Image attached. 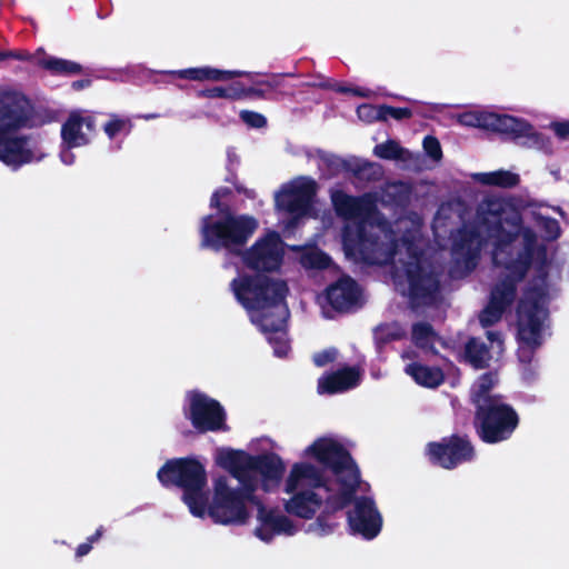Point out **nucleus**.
I'll return each mask as SVG.
<instances>
[{
    "instance_id": "1",
    "label": "nucleus",
    "mask_w": 569,
    "mask_h": 569,
    "mask_svg": "<svg viewBox=\"0 0 569 569\" xmlns=\"http://www.w3.org/2000/svg\"><path fill=\"white\" fill-rule=\"evenodd\" d=\"M237 301L249 311H260L258 325L273 348L277 357H286L290 351L286 323L289 309L286 302L289 288L283 280L263 276L241 274L230 282Z\"/></svg>"
},
{
    "instance_id": "2",
    "label": "nucleus",
    "mask_w": 569,
    "mask_h": 569,
    "mask_svg": "<svg viewBox=\"0 0 569 569\" xmlns=\"http://www.w3.org/2000/svg\"><path fill=\"white\" fill-rule=\"evenodd\" d=\"M493 264L505 268L508 273L495 283L490 290L489 301L479 315L480 325L483 328L499 322L505 312L513 305L518 293V283L525 280L532 262L539 278L545 282L548 278V250L545 244L537 243V237L531 230L523 233V249L516 258L511 253L505 258L492 256Z\"/></svg>"
},
{
    "instance_id": "3",
    "label": "nucleus",
    "mask_w": 569,
    "mask_h": 569,
    "mask_svg": "<svg viewBox=\"0 0 569 569\" xmlns=\"http://www.w3.org/2000/svg\"><path fill=\"white\" fill-rule=\"evenodd\" d=\"M325 469L331 471L339 490L326 496L325 509L311 525L320 536L332 533L338 523L333 520L338 511L351 505L357 493L361 473L349 450L332 438H319L306 449Z\"/></svg>"
},
{
    "instance_id": "4",
    "label": "nucleus",
    "mask_w": 569,
    "mask_h": 569,
    "mask_svg": "<svg viewBox=\"0 0 569 569\" xmlns=\"http://www.w3.org/2000/svg\"><path fill=\"white\" fill-rule=\"evenodd\" d=\"M522 229V219L518 212L506 211L501 201L497 199L486 200L478 211V223L463 227L452 243V253L465 260L466 267L472 270L480 257L485 238L495 242L493 256L498 258L506 253V249L518 238Z\"/></svg>"
},
{
    "instance_id": "5",
    "label": "nucleus",
    "mask_w": 569,
    "mask_h": 569,
    "mask_svg": "<svg viewBox=\"0 0 569 569\" xmlns=\"http://www.w3.org/2000/svg\"><path fill=\"white\" fill-rule=\"evenodd\" d=\"M218 463L238 481H244L248 491H257L259 481L264 491L280 485L284 473V463L273 452L250 455L244 450L227 449L221 451Z\"/></svg>"
},
{
    "instance_id": "6",
    "label": "nucleus",
    "mask_w": 569,
    "mask_h": 569,
    "mask_svg": "<svg viewBox=\"0 0 569 569\" xmlns=\"http://www.w3.org/2000/svg\"><path fill=\"white\" fill-rule=\"evenodd\" d=\"M159 482L166 487L182 489V501L188 506L192 516L202 518L206 515L208 483L204 466L196 458H173L164 462L158 470Z\"/></svg>"
},
{
    "instance_id": "7",
    "label": "nucleus",
    "mask_w": 569,
    "mask_h": 569,
    "mask_svg": "<svg viewBox=\"0 0 569 569\" xmlns=\"http://www.w3.org/2000/svg\"><path fill=\"white\" fill-rule=\"evenodd\" d=\"M221 214L222 218L218 220H213L211 214L202 217L200 248L213 251L224 249L233 256H240L258 228V222L251 216H234L231 211Z\"/></svg>"
},
{
    "instance_id": "8",
    "label": "nucleus",
    "mask_w": 569,
    "mask_h": 569,
    "mask_svg": "<svg viewBox=\"0 0 569 569\" xmlns=\"http://www.w3.org/2000/svg\"><path fill=\"white\" fill-rule=\"evenodd\" d=\"M460 122L465 126L476 127L500 133L523 147L548 150L550 139L536 131L533 126L525 119L510 114L495 112H466L460 116Z\"/></svg>"
},
{
    "instance_id": "9",
    "label": "nucleus",
    "mask_w": 569,
    "mask_h": 569,
    "mask_svg": "<svg viewBox=\"0 0 569 569\" xmlns=\"http://www.w3.org/2000/svg\"><path fill=\"white\" fill-rule=\"evenodd\" d=\"M240 487L232 488L226 476H219L213 481L212 501L207 503L209 517L214 523L246 525L250 518L248 503L256 506L258 497L254 491H248L244 481H238Z\"/></svg>"
},
{
    "instance_id": "10",
    "label": "nucleus",
    "mask_w": 569,
    "mask_h": 569,
    "mask_svg": "<svg viewBox=\"0 0 569 569\" xmlns=\"http://www.w3.org/2000/svg\"><path fill=\"white\" fill-rule=\"evenodd\" d=\"M473 428L478 438L488 445L509 440L520 425L517 410L502 400L478 406L473 415Z\"/></svg>"
},
{
    "instance_id": "11",
    "label": "nucleus",
    "mask_w": 569,
    "mask_h": 569,
    "mask_svg": "<svg viewBox=\"0 0 569 569\" xmlns=\"http://www.w3.org/2000/svg\"><path fill=\"white\" fill-rule=\"evenodd\" d=\"M548 296L543 286L530 287L517 307L518 337L527 346L538 348L541 345L543 319L548 316L545 302Z\"/></svg>"
},
{
    "instance_id": "12",
    "label": "nucleus",
    "mask_w": 569,
    "mask_h": 569,
    "mask_svg": "<svg viewBox=\"0 0 569 569\" xmlns=\"http://www.w3.org/2000/svg\"><path fill=\"white\" fill-rule=\"evenodd\" d=\"M239 257L244 267L257 272L256 276L277 272L283 262L284 243L280 234L271 230L257 239L250 248L243 249Z\"/></svg>"
},
{
    "instance_id": "13",
    "label": "nucleus",
    "mask_w": 569,
    "mask_h": 569,
    "mask_svg": "<svg viewBox=\"0 0 569 569\" xmlns=\"http://www.w3.org/2000/svg\"><path fill=\"white\" fill-rule=\"evenodd\" d=\"M426 456L432 466L453 470L460 465L471 462L476 457L475 447L467 435L453 433L431 441L426 446Z\"/></svg>"
},
{
    "instance_id": "14",
    "label": "nucleus",
    "mask_w": 569,
    "mask_h": 569,
    "mask_svg": "<svg viewBox=\"0 0 569 569\" xmlns=\"http://www.w3.org/2000/svg\"><path fill=\"white\" fill-rule=\"evenodd\" d=\"M187 397L189 408L184 416L199 433L228 430L227 413L218 400L198 390L189 391Z\"/></svg>"
},
{
    "instance_id": "15",
    "label": "nucleus",
    "mask_w": 569,
    "mask_h": 569,
    "mask_svg": "<svg viewBox=\"0 0 569 569\" xmlns=\"http://www.w3.org/2000/svg\"><path fill=\"white\" fill-rule=\"evenodd\" d=\"M408 296L412 307L430 306L440 289V280L432 266L417 259L406 266Z\"/></svg>"
},
{
    "instance_id": "16",
    "label": "nucleus",
    "mask_w": 569,
    "mask_h": 569,
    "mask_svg": "<svg viewBox=\"0 0 569 569\" xmlns=\"http://www.w3.org/2000/svg\"><path fill=\"white\" fill-rule=\"evenodd\" d=\"M351 503L353 508L347 512L351 532L366 540L375 539L382 529L383 520L373 498L355 495Z\"/></svg>"
},
{
    "instance_id": "17",
    "label": "nucleus",
    "mask_w": 569,
    "mask_h": 569,
    "mask_svg": "<svg viewBox=\"0 0 569 569\" xmlns=\"http://www.w3.org/2000/svg\"><path fill=\"white\" fill-rule=\"evenodd\" d=\"M317 193V183L303 178L298 183L282 188L274 198L276 206L290 214L302 216L310 209Z\"/></svg>"
},
{
    "instance_id": "18",
    "label": "nucleus",
    "mask_w": 569,
    "mask_h": 569,
    "mask_svg": "<svg viewBox=\"0 0 569 569\" xmlns=\"http://www.w3.org/2000/svg\"><path fill=\"white\" fill-rule=\"evenodd\" d=\"M257 519L260 522L254 529V535L264 542H270L278 535L292 536L297 532V528L292 520L280 513L276 508L268 509L263 502L258 499Z\"/></svg>"
},
{
    "instance_id": "19",
    "label": "nucleus",
    "mask_w": 569,
    "mask_h": 569,
    "mask_svg": "<svg viewBox=\"0 0 569 569\" xmlns=\"http://www.w3.org/2000/svg\"><path fill=\"white\" fill-rule=\"evenodd\" d=\"M30 112L24 98L11 99L0 104V137L3 139L29 138L16 136V132L28 126Z\"/></svg>"
},
{
    "instance_id": "20",
    "label": "nucleus",
    "mask_w": 569,
    "mask_h": 569,
    "mask_svg": "<svg viewBox=\"0 0 569 569\" xmlns=\"http://www.w3.org/2000/svg\"><path fill=\"white\" fill-rule=\"evenodd\" d=\"M308 486L309 489L323 488L328 495L333 493L328 479L316 466L308 462H297L292 466L286 481V492L291 493L300 486Z\"/></svg>"
},
{
    "instance_id": "21",
    "label": "nucleus",
    "mask_w": 569,
    "mask_h": 569,
    "mask_svg": "<svg viewBox=\"0 0 569 569\" xmlns=\"http://www.w3.org/2000/svg\"><path fill=\"white\" fill-rule=\"evenodd\" d=\"M326 297L336 311H348L358 305L361 290L351 277H341L327 288Z\"/></svg>"
},
{
    "instance_id": "22",
    "label": "nucleus",
    "mask_w": 569,
    "mask_h": 569,
    "mask_svg": "<svg viewBox=\"0 0 569 569\" xmlns=\"http://www.w3.org/2000/svg\"><path fill=\"white\" fill-rule=\"evenodd\" d=\"M30 138L3 139L0 137V161L18 169L34 159L33 150L29 147Z\"/></svg>"
},
{
    "instance_id": "23",
    "label": "nucleus",
    "mask_w": 569,
    "mask_h": 569,
    "mask_svg": "<svg viewBox=\"0 0 569 569\" xmlns=\"http://www.w3.org/2000/svg\"><path fill=\"white\" fill-rule=\"evenodd\" d=\"M292 497L284 503V510L302 519H312L316 512L323 506L326 498L322 499L311 489L291 492Z\"/></svg>"
},
{
    "instance_id": "24",
    "label": "nucleus",
    "mask_w": 569,
    "mask_h": 569,
    "mask_svg": "<svg viewBox=\"0 0 569 569\" xmlns=\"http://www.w3.org/2000/svg\"><path fill=\"white\" fill-rule=\"evenodd\" d=\"M360 382V371L356 367L338 369L319 379L320 393L335 395L357 387Z\"/></svg>"
},
{
    "instance_id": "25",
    "label": "nucleus",
    "mask_w": 569,
    "mask_h": 569,
    "mask_svg": "<svg viewBox=\"0 0 569 569\" xmlns=\"http://www.w3.org/2000/svg\"><path fill=\"white\" fill-rule=\"evenodd\" d=\"M170 74L179 79L190 81H229L236 78L249 76L248 72L241 70H221L210 66L194 67L181 70L170 71Z\"/></svg>"
},
{
    "instance_id": "26",
    "label": "nucleus",
    "mask_w": 569,
    "mask_h": 569,
    "mask_svg": "<svg viewBox=\"0 0 569 569\" xmlns=\"http://www.w3.org/2000/svg\"><path fill=\"white\" fill-rule=\"evenodd\" d=\"M62 143L68 149L79 148L89 144V139L84 134L81 126L80 110H73L69 113L67 120L61 126Z\"/></svg>"
},
{
    "instance_id": "27",
    "label": "nucleus",
    "mask_w": 569,
    "mask_h": 569,
    "mask_svg": "<svg viewBox=\"0 0 569 569\" xmlns=\"http://www.w3.org/2000/svg\"><path fill=\"white\" fill-rule=\"evenodd\" d=\"M357 247L361 259L370 264L376 262V253L380 250V236L368 230V224L360 221L357 224Z\"/></svg>"
},
{
    "instance_id": "28",
    "label": "nucleus",
    "mask_w": 569,
    "mask_h": 569,
    "mask_svg": "<svg viewBox=\"0 0 569 569\" xmlns=\"http://www.w3.org/2000/svg\"><path fill=\"white\" fill-rule=\"evenodd\" d=\"M406 372L416 383L426 388H437L445 381V373L439 367H429L420 362H411L406 367Z\"/></svg>"
},
{
    "instance_id": "29",
    "label": "nucleus",
    "mask_w": 569,
    "mask_h": 569,
    "mask_svg": "<svg viewBox=\"0 0 569 569\" xmlns=\"http://www.w3.org/2000/svg\"><path fill=\"white\" fill-rule=\"evenodd\" d=\"M465 359L477 370L486 369L491 359L490 350L485 342L471 337L465 346Z\"/></svg>"
},
{
    "instance_id": "30",
    "label": "nucleus",
    "mask_w": 569,
    "mask_h": 569,
    "mask_svg": "<svg viewBox=\"0 0 569 569\" xmlns=\"http://www.w3.org/2000/svg\"><path fill=\"white\" fill-rule=\"evenodd\" d=\"M495 383L496 380L492 372H485L478 378L471 393V402L475 406V409L478 408V406H483L486 402L503 399V396L501 395L491 393Z\"/></svg>"
},
{
    "instance_id": "31",
    "label": "nucleus",
    "mask_w": 569,
    "mask_h": 569,
    "mask_svg": "<svg viewBox=\"0 0 569 569\" xmlns=\"http://www.w3.org/2000/svg\"><path fill=\"white\" fill-rule=\"evenodd\" d=\"M335 208L340 216L356 218L367 211L368 202L361 197H353L340 192L332 198Z\"/></svg>"
},
{
    "instance_id": "32",
    "label": "nucleus",
    "mask_w": 569,
    "mask_h": 569,
    "mask_svg": "<svg viewBox=\"0 0 569 569\" xmlns=\"http://www.w3.org/2000/svg\"><path fill=\"white\" fill-rule=\"evenodd\" d=\"M38 64L53 76H76L83 72V67L80 63L52 56L40 59Z\"/></svg>"
},
{
    "instance_id": "33",
    "label": "nucleus",
    "mask_w": 569,
    "mask_h": 569,
    "mask_svg": "<svg viewBox=\"0 0 569 569\" xmlns=\"http://www.w3.org/2000/svg\"><path fill=\"white\" fill-rule=\"evenodd\" d=\"M477 180L485 186H493L503 189H511L520 183V177L518 173L502 169L478 173Z\"/></svg>"
},
{
    "instance_id": "34",
    "label": "nucleus",
    "mask_w": 569,
    "mask_h": 569,
    "mask_svg": "<svg viewBox=\"0 0 569 569\" xmlns=\"http://www.w3.org/2000/svg\"><path fill=\"white\" fill-rule=\"evenodd\" d=\"M411 337L413 343L420 349H428L436 353L433 340L438 337L429 322H416L412 325Z\"/></svg>"
},
{
    "instance_id": "35",
    "label": "nucleus",
    "mask_w": 569,
    "mask_h": 569,
    "mask_svg": "<svg viewBox=\"0 0 569 569\" xmlns=\"http://www.w3.org/2000/svg\"><path fill=\"white\" fill-rule=\"evenodd\" d=\"M405 335L403 329L397 322L380 323L373 330V339L379 349L392 341L401 340Z\"/></svg>"
},
{
    "instance_id": "36",
    "label": "nucleus",
    "mask_w": 569,
    "mask_h": 569,
    "mask_svg": "<svg viewBox=\"0 0 569 569\" xmlns=\"http://www.w3.org/2000/svg\"><path fill=\"white\" fill-rule=\"evenodd\" d=\"M406 150L398 141L389 139L373 148V154L383 160H402Z\"/></svg>"
},
{
    "instance_id": "37",
    "label": "nucleus",
    "mask_w": 569,
    "mask_h": 569,
    "mask_svg": "<svg viewBox=\"0 0 569 569\" xmlns=\"http://www.w3.org/2000/svg\"><path fill=\"white\" fill-rule=\"evenodd\" d=\"M302 264L310 269L325 270L332 262L330 256L322 250H312L302 254Z\"/></svg>"
},
{
    "instance_id": "38",
    "label": "nucleus",
    "mask_w": 569,
    "mask_h": 569,
    "mask_svg": "<svg viewBox=\"0 0 569 569\" xmlns=\"http://www.w3.org/2000/svg\"><path fill=\"white\" fill-rule=\"evenodd\" d=\"M357 116L361 121L367 123L383 120V113H381V104L375 106L371 103H362L357 108Z\"/></svg>"
},
{
    "instance_id": "39",
    "label": "nucleus",
    "mask_w": 569,
    "mask_h": 569,
    "mask_svg": "<svg viewBox=\"0 0 569 569\" xmlns=\"http://www.w3.org/2000/svg\"><path fill=\"white\" fill-rule=\"evenodd\" d=\"M381 113H383V120L387 121L388 118H392L395 120L401 121L405 119H410L413 114L412 110L407 107H393L389 104H381Z\"/></svg>"
},
{
    "instance_id": "40",
    "label": "nucleus",
    "mask_w": 569,
    "mask_h": 569,
    "mask_svg": "<svg viewBox=\"0 0 569 569\" xmlns=\"http://www.w3.org/2000/svg\"><path fill=\"white\" fill-rule=\"evenodd\" d=\"M130 124L127 119L119 118L117 114H111L110 120L103 124V131L109 139H114L126 127Z\"/></svg>"
},
{
    "instance_id": "41",
    "label": "nucleus",
    "mask_w": 569,
    "mask_h": 569,
    "mask_svg": "<svg viewBox=\"0 0 569 569\" xmlns=\"http://www.w3.org/2000/svg\"><path fill=\"white\" fill-rule=\"evenodd\" d=\"M541 230L545 233V238L548 241L557 240L561 234V228L557 219L551 217H545L541 219Z\"/></svg>"
},
{
    "instance_id": "42",
    "label": "nucleus",
    "mask_w": 569,
    "mask_h": 569,
    "mask_svg": "<svg viewBox=\"0 0 569 569\" xmlns=\"http://www.w3.org/2000/svg\"><path fill=\"white\" fill-rule=\"evenodd\" d=\"M239 117L250 128L261 129L267 126L266 117L256 111L241 110Z\"/></svg>"
},
{
    "instance_id": "43",
    "label": "nucleus",
    "mask_w": 569,
    "mask_h": 569,
    "mask_svg": "<svg viewBox=\"0 0 569 569\" xmlns=\"http://www.w3.org/2000/svg\"><path fill=\"white\" fill-rule=\"evenodd\" d=\"M231 194V189L228 187L218 188L210 198V207L217 209L220 213L229 212L230 207L226 203L221 202L222 198L229 197Z\"/></svg>"
},
{
    "instance_id": "44",
    "label": "nucleus",
    "mask_w": 569,
    "mask_h": 569,
    "mask_svg": "<svg viewBox=\"0 0 569 569\" xmlns=\"http://www.w3.org/2000/svg\"><path fill=\"white\" fill-rule=\"evenodd\" d=\"M80 120L82 128H84V134L90 143L98 133L96 117L80 110Z\"/></svg>"
},
{
    "instance_id": "45",
    "label": "nucleus",
    "mask_w": 569,
    "mask_h": 569,
    "mask_svg": "<svg viewBox=\"0 0 569 569\" xmlns=\"http://www.w3.org/2000/svg\"><path fill=\"white\" fill-rule=\"evenodd\" d=\"M425 152L433 160H440L442 150L439 140L433 136H426L423 139Z\"/></svg>"
},
{
    "instance_id": "46",
    "label": "nucleus",
    "mask_w": 569,
    "mask_h": 569,
    "mask_svg": "<svg viewBox=\"0 0 569 569\" xmlns=\"http://www.w3.org/2000/svg\"><path fill=\"white\" fill-rule=\"evenodd\" d=\"M226 99L231 101H239L244 99V86L234 81L230 86L226 87Z\"/></svg>"
},
{
    "instance_id": "47",
    "label": "nucleus",
    "mask_w": 569,
    "mask_h": 569,
    "mask_svg": "<svg viewBox=\"0 0 569 569\" xmlns=\"http://www.w3.org/2000/svg\"><path fill=\"white\" fill-rule=\"evenodd\" d=\"M13 59L18 61H30L32 56L27 50H2L0 51V61Z\"/></svg>"
},
{
    "instance_id": "48",
    "label": "nucleus",
    "mask_w": 569,
    "mask_h": 569,
    "mask_svg": "<svg viewBox=\"0 0 569 569\" xmlns=\"http://www.w3.org/2000/svg\"><path fill=\"white\" fill-rule=\"evenodd\" d=\"M337 351L335 349L322 350L313 355L312 360L317 367H325L336 359Z\"/></svg>"
},
{
    "instance_id": "49",
    "label": "nucleus",
    "mask_w": 569,
    "mask_h": 569,
    "mask_svg": "<svg viewBox=\"0 0 569 569\" xmlns=\"http://www.w3.org/2000/svg\"><path fill=\"white\" fill-rule=\"evenodd\" d=\"M198 97L207 99H226V87L217 86L212 88L202 89L198 92Z\"/></svg>"
},
{
    "instance_id": "50",
    "label": "nucleus",
    "mask_w": 569,
    "mask_h": 569,
    "mask_svg": "<svg viewBox=\"0 0 569 569\" xmlns=\"http://www.w3.org/2000/svg\"><path fill=\"white\" fill-rule=\"evenodd\" d=\"M552 128L557 137L560 139L569 138V121L553 122Z\"/></svg>"
},
{
    "instance_id": "51",
    "label": "nucleus",
    "mask_w": 569,
    "mask_h": 569,
    "mask_svg": "<svg viewBox=\"0 0 569 569\" xmlns=\"http://www.w3.org/2000/svg\"><path fill=\"white\" fill-rule=\"evenodd\" d=\"M263 90L254 87H244V99L247 98H263Z\"/></svg>"
},
{
    "instance_id": "52",
    "label": "nucleus",
    "mask_w": 569,
    "mask_h": 569,
    "mask_svg": "<svg viewBox=\"0 0 569 569\" xmlns=\"http://www.w3.org/2000/svg\"><path fill=\"white\" fill-rule=\"evenodd\" d=\"M91 83H92V81L89 78L79 79V80H76V81H73L71 83V88L74 91H80V90H83L86 88H89L91 86Z\"/></svg>"
},
{
    "instance_id": "53",
    "label": "nucleus",
    "mask_w": 569,
    "mask_h": 569,
    "mask_svg": "<svg viewBox=\"0 0 569 569\" xmlns=\"http://www.w3.org/2000/svg\"><path fill=\"white\" fill-rule=\"evenodd\" d=\"M92 549V546L89 542H82L80 543L76 549V557L81 558L86 555H88Z\"/></svg>"
},
{
    "instance_id": "54",
    "label": "nucleus",
    "mask_w": 569,
    "mask_h": 569,
    "mask_svg": "<svg viewBox=\"0 0 569 569\" xmlns=\"http://www.w3.org/2000/svg\"><path fill=\"white\" fill-rule=\"evenodd\" d=\"M104 529L102 526H100L96 532L87 538V542H89L91 546L97 542L102 536H103Z\"/></svg>"
},
{
    "instance_id": "55",
    "label": "nucleus",
    "mask_w": 569,
    "mask_h": 569,
    "mask_svg": "<svg viewBox=\"0 0 569 569\" xmlns=\"http://www.w3.org/2000/svg\"><path fill=\"white\" fill-rule=\"evenodd\" d=\"M233 187H234V189H236V191H237L238 193H242V194H244V196H247V197H249V198H251V197H252V191H251V190H248V189H247L246 187H243L241 183L237 182V183H234V184H233Z\"/></svg>"
},
{
    "instance_id": "56",
    "label": "nucleus",
    "mask_w": 569,
    "mask_h": 569,
    "mask_svg": "<svg viewBox=\"0 0 569 569\" xmlns=\"http://www.w3.org/2000/svg\"><path fill=\"white\" fill-rule=\"evenodd\" d=\"M228 170H229V176H227L224 178V181L226 182H230L232 184L237 183L238 182V176L236 173V171H233L231 168L228 167Z\"/></svg>"
},
{
    "instance_id": "57",
    "label": "nucleus",
    "mask_w": 569,
    "mask_h": 569,
    "mask_svg": "<svg viewBox=\"0 0 569 569\" xmlns=\"http://www.w3.org/2000/svg\"><path fill=\"white\" fill-rule=\"evenodd\" d=\"M487 338L491 342L499 341L500 340V332H498V331H487Z\"/></svg>"
},
{
    "instance_id": "58",
    "label": "nucleus",
    "mask_w": 569,
    "mask_h": 569,
    "mask_svg": "<svg viewBox=\"0 0 569 569\" xmlns=\"http://www.w3.org/2000/svg\"><path fill=\"white\" fill-rule=\"evenodd\" d=\"M339 92H349V91H352L357 96H363L359 89H349V88H346V87H341L338 89Z\"/></svg>"
},
{
    "instance_id": "59",
    "label": "nucleus",
    "mask_w": 569,
    "mask_h": 569,
    "mask_svg": "<svg viewBox=\"0 0 569 569\" xmlns=\"http://www.w3.org/2000/svg\"><path fill=\"white\" fill-rule=\"evenodd\" d=\"M361 171H362V168H361V167H359V168H357V169H355V170H353L355 174H359Z\"/></svg>"
},
{
    "instance_id": "60",
    "label": "nucleus",
    "mask_w": 569,
    "mask_h": 569,
    "mask_svg": "<svg viewBox=\"0 0 569 569\" xmlns=\"http://www.w3.org/2000/svg\"><path fill=\"white\" fill-rule=\"evenodd\" d=\"M228 159H229L230 162L234 161V158H231L230 154L228 156Z\"/></svg>"
},
{
    "instance_id": "61",
    "label": "nucleus",
    "mask_w": 569,
    "mask_h": 569,
    "mask_svg": "<svg viewBox=\"0 0 569 569\" xmlns=\"http://www.w3.org/2000/svg\"><path fill=\"white\" fill-rule=\"evenodd\" d=\"M228 159H229L230 162L234 161V158H231L230 154L228 156Z\"/></svg>"
}]
</instances>
